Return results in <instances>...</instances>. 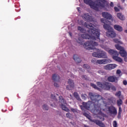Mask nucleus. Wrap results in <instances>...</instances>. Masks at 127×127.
Listing matches in <instances>:
<instances>
[{"mask_svg":"<svg viewBox=\"0 0 127 127\" xmlns=\"http://www.w3.org/2000/svg\"><path fill=\"white\" fill-rule=\"evenodd\" d=\"M102 15L103 17H104V18H106L107 19H109L112 20H114L112 18V16L110 13L108 12H103L102 13Z\"/></svg>","mask_w":127,"mask_h":127,"instance_id":"nucleus-13","label":"nucleus"},{"mask_svg":"<svg viewBox=\"0 0 127 127\" xmlns=\"http://www.w3.org/2000/svg\"><path fill=\"white\" fill-rule=\"evenodd\" d=\"M117 17L119 18L121 20H125L126 19V18L125 16H124V15L122 14L121 13H117Z\"/></svg>","mask_w":127,"mask_h":127,"instance_id":"nucleus-26","label":"nucleus"},{"mask_svg":"<svg viewBox=\"0 0 127 127\" xmlns=\"http://www.w3.org/2000/svg\"><path fill=\"white\" fill-rule=\"evenodd\" d=\"M97 61H98V60H96V59H93L91 60V62L92 63H94V64H98V63H97Z\"/></svg>","mask_w":127,"mask_h":127,"instance_id":"nucleus-40","label":"nucleus"},{"mask_svg":"<svg viewBox=\"0 0 127 127\" xmlns=\"http://www.w3.org/2000/svg\"><path fill=\"white\" fill-rule=\"evenodd\" d=\"M114 29L117 31H119V32H122L123 31V27L119 25H115L114 26Z\"/></svg>","mask_w":127,"mask_h":127,"instance_id":"nucleus-23","label":"nucleus"},{"mask_svg":"<svg viewBox=\"0 0 127 127\" xmlns=\"http://www.w3.org/2000/svg\"><path fill=\"white\" fill-rule=\"evenodd\" d=\"M84 3L90 5V7L95 10L99 11V8H104L107 10V7L109 6L108 2L106 0H95L93 1L92 0H84Z\"/></svg>","mask_w":127,"mask_h":127,"instance_id":"nucleus-2","label":"nucleus"},{"mask_svg":"<svg viewBox=\"0 0 127 127\" xmlns=\"http://www.w3.org/2000/svg\"><path fill=\"white\" fill-rule=\"evenodd\" d=\"M91 121L92 123H94L95 124H96V125H97V126H99V127H106V126L105 125V124L104 123L101 122V121H100L98 120H91Z\"/></svg>","mask_w":127,"mask_h":127,"instance_id":"nucleus-16","label":"nucleus"},{"mask_svg":"<svg viewBox=\"0 0 127 127\" xmlns=\"http://www.w3.org/2000/svg\"><path fill=\"white\" fill-rule=\"evenodd\" d=\"M113 125L114 127H118V123H117V121H114L113 123Z\"/></svg>","mask_w":127,"mask_h":127,"instance_id":"nucleus-37","label":"nucleus"},{"mask_svg":"<svg viewBox=\"0 0 127 127\" xmlns=\"http://www.w3.org/2000/svg\"><path fill=\"white\" fill-rule=\"evenodd\" d=\"M68 83L70 86V87L69 88V86H67L66 89L67 90H71V88H73V87H74V82H73V80L72 79H69L68 81Z\"/></svg>","mask_w":127,"mask_h":127,"instance_id":"nucleus-20","label":"nucleus"},{"mask_svg":"<svg viewBox=\"0 0 127 127\" xmlns=\"http://www.w3.org/2000/svg\"><path fill=\"white\" fill-rule=\"evenodd\" d=\"M113 59L115 60V61H117V62H119L120 63H122L123 62V59L122 58L117 56H113Z\"/></svg>","mask_w":127,"mask_h":127,"instance_id":"nucleus-24","label":"nucleus"},{"mask_svg":"<svg viewBox=\"0 0 127 127\" xmlns=\"http://www.w3.org/2000/svg\"><path fill=\"white\" fill-rule=\"evenodd\" d=\"M125 32H126V33H127V30H125Z\"/></svg>","mask_w":127,"mask_h":127,"instance_id":"nucleus-58","label":"nucleus"},{"mask_svg":"<svg viewBox=\"0 0 127 127\" xmlns=\"http://www.w3.org/2000/svg\"><path fill=\"white\" fill-rule=\"evenodd\" d=\"M122 114V107L121 106L119 108V113H118V116L121 118V115Z\"/></svg>","mask_w":127,"mask_h":127,"instance_id":"nucleus-33","label":"nucleus"},{"mask_svg":"<svg viewBox=\"0 0 127 127\" xmlns=\"http://www.w3.org/2000/svg\"><path fill=\"white\" fill-rule=\"evenodd\" d=\"M51 99H53V100H55V101H56V97L53 94H52L51 96Z\"/></svg>","mask_w":127,"mask_h":127,"instance_id":"nucleus-44","label":"nucleus"},{"mask_svg":"<svg viewBox=\"0 0 127 127\" xmlns=\"http://www.w3.org/2000/svg\"><path fill=\"white\" fill-rule=\"evenodd\" d=\"M109 111L110 114H112V115H117L118 113L117 109L114 106L110 107L109 108Z\"/></svg>","mask_w":127,"mask_h":127,"instance_id":"nucleus-17","label":"nucleus"},{"mask_svg":"<svg viewBox=\"0 0 127 127\" xmlns=\"http://www.w3.org/2000/svg\"><path fill=\"white\" fill-rule=\"evenodd\" d=\"M98 43L91 40L90 42L87 41L83 45V46L85 49L87 50H92L95 49V46H98Z\"/></svg>","mask_w":127,"mask_h":127,"instance_id":"nucleus-7","label":"nucleus"},{"mask_svg":"<svg viewBox=\"0 0 127 127\" xmlns=\"http://www.w3.org/2000/svg\"><path fill=\"white\" fill-rule=\"evenodd\" d=\"M124 60H125V61H126L127 62V59L125 58Z\"/></svg>","mask_w":127,"mask_h":127,"instance_id":"nucleus-56","label":"nucleus"},{"mask_svg":"<svg viewBox=\"0 0 127 127\" xmlns=\"http://www.w3.org/2000/svg\"><path fill=\"white\" fill-rule=\"evenodd\" d=\"M98 73L99 74H100V75H106V72H105V71L103 70H99L98 71Z\"/></svg>","mask_w":127,"mask_h":127,"instance_id":"nucleus-31","label":"nucleus"},{"mask_svg":"<svg viewBox=\"0 0 127 127\" xmlns=\"http://www.w3.org/2000/svg\"><path fill=\"white\" fill-rule=\"evenodd\" d=\"M101 22H103V23H104L103 25V27L105 29H106V30H108V31L113 29V28H112V27H111L110 25L105 23V19L104 18L101 19Z\"/></svg>","mask_w":127,"mask_h":127,"instance_id":"nucleus-15","label":"nucleus"},{"mask_svg":"<svg viewBox=\"0 0 127 127\" xmlns=\"http://www.w3.org/2000/svg\"><path fill=\"white\" fill-rule=\"evenodd\" d=\"M69 34L70 36H72V34L71 33H69Z\"/></svg>","mask_w":127,"mask_h":127,"instance_id":"nucleus-53","label":"nucleus"},{"mask_svg":"<svg viewBox=\"0 0 127 127\" xmlns=\"http://www.w3.org/2000/svg\"><path fill=\"white\" fill-rule=\"evenodd\" d=\"M73 60L76 63H80V62H81V60L80 59V58H79V56L77 55H74Z\"/></svg>","mask_w":127,"mask_h":127,"instance_id":"nucleus-25","label":"nucleus"},{"mask_svg":"<svg viewBox=\"0 0 127 127\" xmlns=\"http://www.w3.org/2000/svg\"><path fill=\"white\" fill-rule=\"evenodd\" d=\"M108 80L109 82H118V78L115 76H109L108 78Z\"/></svg>","mask_w":127,"mask_h":127,"instance_id":"nucleus-19","label":"nucleus"},{"mask_svg":"<svg viewBox=\"0 0 127 127\" xmlns=\"http://www.w3.org/2000/svg\"><path fill=\"white\" fill-rule=\"evenodd\" d=\"M113 41L114 42H115V43H121V42L118 39H114Z\"/></svg>","mask_w":127,"mask_h":127,"instance_id":"nucleus-38","label":"nucleus"},{"mask_svg":"<svg viewBox=\"0 0 127 127\" xmlns=\"http://www.w3.org/2000/svg\"><path fill=\"white\" fill-rule=\"evenodd\" d=\"M106 35L108 37H111V38H114V37H116V33L114 31V29H111L109 31H108L106 32Z\"/></svg>","mask_w":127,"mask_h":127,"instance_id":"nucleus-12","label":"nucleus"},{"mask_svg":"<svg viewBox=\"0 0 127 127\" xmlns=\"http://www.w3.org/2000/svg\"><path fill=\"white\" fill-rule=\"evenodd\" d=\"M114 9H115V11H116L117 12L120 11V8H119L117 7H115Z\"/></svg>","mask_w":127,"mask_h":127,"instance_id":"nucleus-45","label":"nucleus"},{"mask_svg":"<svg viewBox=\"0 0 127 127\" xmlns=\"http://www.w3.org/2000/svg\"><path fill=\"white\" fill-rule=\"evenodd\" d=\"M110 6H112V7H114V3L113 2H111L110 3Z\"/></svg>","mask_w":127,"mask_h":127,"instance_id":"nucleus-50","label":"nucleus"},{"mask_svg":"<svg viewBox=\"0 0 127 127\" xmlns=\"http://www.w3.org/2000/svg\"><path fill=\"white\" fill-rule=\"evenodd\" d=\"M83 68H85V69H89V68H90V66H89V65L85 64L83 65Z\"/></svg>","mask_w":127,"mask_h":127,"instance_id":"nucleus-39","label":"nucleus"},{"mask_svg":"<svg viewBox=\"0 0 127 127\" xmlns=\"http://www.w3.org/2000/svg\"><path fill=\"white\" fill-rule=\"evenodd\" d=\"M84 127H88V126H86V125H84Z\"/></svg>","mask_w":127,"mask_h":127,"instance_id":"nucleus-59","label":"nucleus"},{"mask_svg":"<svg viewBox=\"0 0 127 127\" xmlns=\"http://www.w3.org/2000/svg\"><path fill=\"white\" fill-rule=\"evenodd\" d=\"M111 83L109 82H104V85L103 86V89L104 90H109L110 89H111Z\"/></svg>","mask_w":127,"mask_h":127,"instance_id":"nucleus-21","label":"nucleus"},{"mask_svg":"<svg viewBox=\"0 0 127 127\" xmlns=\"http://www.w3.org/2000/svg\"><path fill=\"white\" fill-rule=\"evenodd\" d=\"M78 23L79 25H84L88 29L87 30L89 33H90V31L93 33V34H91L93 39H95L96 38H99L100 36V30L96 28V25H94L91 23L88 24V22H84V21L81 20H79Z\"/></svg>","mask_w":127,"mask_h":127,"instance_id":"nucleus-3","label":"nucleus"},{"mask_svg":"<svg viewBox=\"0 0 127 127\" xmlns=\"http://www.w3.org/2000/svg\"><path fill=\"white\" fill-rule=\"evenodd\" d=\"M79 71H82V68H79Z\"/></svg>","mask_w":127,"mask_h":127,"instance_id":"nucleus-57","label":"nucleus"},{"mask_svg":"<svg viewBox=\"0 0 127 127\" xmlns=\"http://www.w3.org/2000/svg\"><path fill=\"white\" fill-rule=\"evenodd\" d=\"M117 105L119 107H121L123 105V101L121 99L117 100Z\"/></svg>","mask_w":127,"mask_h":127,"instance_id":"nucleus-28","label":"nucleus"},{"mask_svg":"<svg viewBox=\"0 0 127 127\" xmlns=\"http://www.w3.org/2000/svg\"><path fill=\"white\" fill-rule=\"evenodd\" d=\"M121 95H122V92L121 91H118L116 92V93L115 94V96H116V97H121Z\"/></svg>","mask_w":127,"mask_h":127,"instance_id":"nucleus-34","label":"nucleus"},{"mask_svg":"<svg viewBox=\"0 0 127 127\" xmlns=\"http://www.w3.org/2000/svg\"><path fill=\"white\" fill-rule=\"evenodd\" d=\"M83 19L86 20L87 22V24H90V23H93L95 22V20L94 18L89 14V13H84L81 15Z\"/></svg>","mask_w":127,"mask_h":127,"instance_id":"nucleus-9","label":"nucleus"},{"mask_svg":"<svg viewBox=\"0 0 127 127\" xmlns=\"http://www.w3.org/2000/svg\"><path fill=\"white\" fill-rule=\"evenodd\" d=\"M91 86L94 89H96V90H99V87H97V85L94 84V83H91Z\"/></svg>","mask_w":127,"mask_h":127,"instance_id":"nucleus-32","label":"nucleus"},{"mask_svg":"<svg viewBox=\"0 0 127 127\" xmlns=\"http://www.w3.org/2000/svg\"><path fill=\"white\" fill-rule=\"evenodd\" d=\"M52 79L54 82H60V76L58 74H54Z\"/></svg>","mask_w":127,"mask_h":127,"instance_id":"nucleus-18","label":"nucleus"},{"mask_svg":"<svg viewBox=\"0 0 127 127\" xmlns=\"http://www.w3.org/2000/svg\"><path fill=\"white\" fill-rule=\"evenodd\" d=\"M96 62L98 64H108V63H111L112 60L110 59H101V60H98Z\"/></svg>","mask_w":127,"mask_h":127,"instance_id":"nucleus-11","label":"nucleus"},{"mask_svg":"<svg viewBox=\"0 0 127 127\" xmlns=\"http://www.w3.org/2000/svg\"><path fill=\"white\" fill-rule=\"evenodd\" d=\"M59 104L60 105L62 110L63 111H65V112H69V109L66 106H67V104L66 103V101L64 100L63 97L62 96H59Z\"/></svg>","mask_w":127,"mask_h":127,"instance_id":"nucleus-8","label":"nucleus"},{"mask_svg":"<svg viewBox=\"0 0 127 127\" xmlns=\"http://www.w3.org/2000/svg\"><path fill=\"white\" fill-rule=\"evenodd\" d=\"M86 117H89V115H86Z\"/></svg>","mask_w":127,"mask_h":127,"instance_id":"nucleus-61","label":"nucleus"},{"mask_svg":"<svg viewBox=\"0 0 127 127\" xmlns=\"http://www.w3.org/2000/svg\"><path fill=\"white\" fill-rule=\"evenodd\" d=\"M73 95H74V96L75 97V98H76V97L79 96V95L78 94V93L77 92H74Z\"/></svg>","mask_w":127,"mask_h":127,"instance_id":"nucleus-47","label":"nucleus"},{"mask_svg":"<svg viewBox=\"0 0 127 127\" xmlns=\"http://www.w3.org/2000/svg\"><path fill=\"white\" fill-rule=\"evenodd\" d=\"M51 106H52V107L54 106L53 105H52V104H51Z\"/></svg>","mask_w":127,"mask_h":127,"instance_id":"nucleus-60","label":"nucleus"},{"mask_svg":"<svg viewBox=\"0 0 127 127\" xmlns=\"http://www.w3.org/2000/svg\"><path fill=\"white\" fill-rule=\"evenodd\" d=\"M72 78H75L76 76H74L73 74L71 75Z\"/></svg>","mask_w":127,"mask_h":127,"instance_id":"nucleus-51","label":"nucleus"},{"mask_svg":"<svg viewBox=\"0 0 127 127\" xmlns=\"http://www.w3.org/2000/svg\"><path fill=\"white\" fill-rule=\"evenodd\" d=\"M78 30H79L80 32H82V34H81V37L83 38V39H91V40H97L99 38H95V39H92V34L93 33L90 31V33L88 32V28H86L85 30L83 27L81 26H78Z\"/></svg>","mask_w":127,"mask_h":127,"instance_id":"nucleus-5","label":"nucleus"},{"mask_svg":"<svg viewBox=\"0 0 127 127\" xmlns=\"http://www.w3.org/2000/svg\"><path fill=\"white\" fill-rule=\"evenodd\" d=\"M66 117L68 118V119H71L72 118V114L70 113H67L66 114Z\"/></svg>","mask_w":127,"mask_h":127,"instance_id":"nucleus-36","label":"nucleus"},{"mask_svg":"<svg viewBox=\"0 0 127 127\" xmlns=\"http://www.w3.org/2000/svg\"><path fill=\"white\" fill-rule=\"evenodd\" d=\"M116 67L117 64H109L105 65L104 69H105V70H112V69H115Z\"/></svg>","mask_w":127,"mask_h":127,"instance_id":"nucleus-14","label":"nucleus"},{"mask_svg":"<svg viewBox=\"0 0 127 127\" xmlns=\"http://www.w3.org/2000/svg\"><path fill=\"white\" fill-rule=\"evenodd\" d=\"M105 84V82H97V85L99 88H101V89H104V85Z\"/></svg>","mask_w":127,"mask_h":127,"instance_id":"nucleus-27","label":"nucleus"},{"mask_svg":"<svg viewBox=\"0 0 127 127\" xmlns=\"http://www.w3.org/2000/svg\"><path fill=\"white\" fill-rule=\"evenodd\" d=\"M77 9L78 10V11H79L80 7H77Z\"/></svg>","mask_w":127,"mask_h":127,"instance_id":"nucleus-52","label":"nucleus"},{"mask_svg":"<svg viewBox=\"0 0 127 127\" xmlns=\"http://www.w3.org/2000/svg\"><path fill=\"white\" fill-rule=\"evenodd\" d=\"M81 110H82V111H83V108H81Z\"/></svg>","mask_w":127,"mask_h":127,"instance_id":"nucleus-62","label":"nucleus"},{"mask_svg":"<svg viewBox=\"0 0 127 127\" xmlns=\"http://www.w3.org/2000/svg\"><path fill=\"white\" fill-rule=\"evenodd\" d=\"M123 84H124V85H127V80L123 81Z\"/></svg>","mask_w":127,"mask_h":127,"instance_id":"nucleus-49","label":"nucleus"},{"mask_svg":"<svg viewBox=\"0 0 127 127\" xmlns=\"http://www.w3.org/2000/svg\"><path fill=\"white\" fill-rule=\"evenodd\" d=\"M110 89L113 90V91H117V89L116 88V87L112 85V84H111V88Z\"/></svg>","mask_w":127,"mask_h":127,"instance_id":"nucleus-42","label":"nucleus"},{"mask_svg":"<svg viewBox=\"0 0 127 127\" xmlns=\"http://www.w3.org/2000/svg\"><path fill=\"white\" fill-rule=\"evenodd\" d=\"M75 98L78 100V101H81V99H80V96H79V95L76 96Z\"/></svg>","mask_w":127,"mask_h":127,"instance_id":"nucleus-48","label":"nucleus"},{"mask_svg":"<svg viewBox=\"0 0 127 127\" xmlns=\"http://www.w3.org/2000/svg\"><path fill=\"white\" fill-rule=\"evenodd\" d=\"M82 79L83 80H87V76L86 75H82L81 76Z\"/></svg>","mask_w":127,"mask_h":127,"instance_id":"nucleus-46","label":"nucleus"},{"mask_svg":"<svg viewBox=\"0 0 127 127\" xmlns=\"http://www.w3.org/2000/svg\"><path fill=\"white\" fill-rule=\"evenodd\" d=\"M43 110H45V111H48V109H49V108L48 107V106H47V105L44 104L43 105Z\"/></svg>","mask_w":127,"mask_h":127,"instance_id":"nucleus-29","label":"nucleus"},{"mask_svg":"<svg viewBox=\"0 0 127 127\" xmlns=\"http://www.w3.org/2000/svg\"><path fill=\"white\" fill-rule=\"evenodd\" d=\"M59 82H54V86L58 87H59V84H58Z\"/></svg>","mask_w":127,"mask_h":127,"instance_id":"nucleus-41","label":"nucleus"},{"mask_svg":"<svg viewBox=\"0 0 127 127\" xmlns=\"http://www.w3.org/2000/svg\"><path fill=\"white\" fill-rule=\"evenodd\" d=\"M89 97L90 100L92 101V103H94V115H96L98 118H99L100 120L104 121V114L102 112L105 111L104 109V106L101 105V104L99 103V101L102 100L103 97L101 95H99L96 93H89Z\"/></svg>","mask_w":127,"mask_h":127,"instance_id":"nucleus-1","label":"nucleus"},{"mask_svg":"<svg viewBox=\"0 0 127 127\" xmlns=\"http://www.w3.org/2000/svg\"><path fill=\"white\" fill-rule=\"evenodd\" d=\"M116 74L117 75H119V76L120 77H121V76H122V71L120 70V69H118L116 71Z\"/></svg>","mask_w":127,"mask_h":127,"instance_id":"nucleus-30","label":"nucleus"},{"mask_svg":"<svg viewBox=\"0 0 127 127\" xmlns=\"http://www.w3.org/2000/svg\"><path fill=\"white\" fill-rule=\"evenodd\" d=\"M115 47L117 50L120 51V54L122 57H127V52L125 51V49L124 48L119 45H116Z\"/></svg>","mask_w":127,"mask_h":127,"instance_id":"nucleus-10","label":"nucleus"},{"mask_svg":"<svg viewBox=\"0 0 127 127\" xmlns=\"http://www.w3.org/2000/svg\"><path fill=\"white\" fill-rule=\"evenodd\" d=\"M90 103H91V102H88V103L83 102V108L86 109V110H90V109H91V105H90Z\"/></svg>","mask_w":127,"mask_h":127,"instance_id":"nucleus-22","label":"nucleus"},{"mask_svg":"<svg viewBox=\"0 0 127 127\" xmlns=\"http://www.w3.org/2000/svg\"><path fill=\"white\" fill-rule=\"evenodd\" d=\"M121 1H122V2H125V0H121Z\"/></svg>","mask_w":127,"mask_h":127,"instance_id":"nucleus-55","label":"nucleus"},{"mask_svg":"<svg viewBox=\"0 0 127 127\" xmlns=\"http://www.w3.org/2000/svg\"><path fill=\"white\" fill-rule=\"evenodd\" d=\"M97 41H99V45L102 49H104L105 50V51H107L110 55H119V53H118V52L116 50L110 49L109 46L104 45V42H105V39H100V37H98V38L96 40Z\"/></svg>","mask_w":127,"mask_h":127,"instance_id":"nucleus-4","label":"nucleus"},{"mask_svg":"<svg viewBox=\"0 0 127 127\" xmlns=\"http://www.w3.org/2000/svg\"><path fill=\"white\" fill-rule=\"evenodd\" d=\"M70 110H71V112H72L74 114L77 113V109H76L71 108Z\"/></svg>","mask_w":127,"mask_h":127,"instance_id":"nucleus-43","label":"nucleus"},{"mask_svg":"<svg viewBox=\"0 0 127 127\" xmlns=\"http://www.w3.org/2000/svg\"><path fill=\"white\" fill-rule=\"evenodd\" d=\"M70 97H71V95H70Z\"/></svg>","mask_w":127,"mask_h":127,"instance_id":"nucleus-63","label":"nucleus"},{"mask_svg":"<svg viewBox=\"0 0 127 127\" xmlns=\"http://www.w3.org/2000/svg\"><path fill=\"white\" fill-rule=\"evenodd\" d=\"M126 25L127 26V23L126 24Z\"/></svg>","mask_w":127,"mask_h":127,"instance_id":"nucleus-64","label":"nucleus"},{"mask_svg":"<svg viewBox=\"0 0 127 127\" xmlns=\"http://www.w3.org/2000/svg\"><path fill=\"white\" fill-rule=\"evenodd\" d=\"M81 98L83 100H86L87 99V95L86 94H81Z\"/></svg>","mask_w":127,"mask_h":127,"instance_id":"nucleus-35","label":"nucleus"},{"mask_svg":"<svg viewBox=\"0 0 127 127\" xmlns=\"http://www.w3.org/2000/svg\"><path fill=\"white\" fill-rule=\"evenodd\" d=\"M97 52H94L92 54V56H93V57H96L97 58L100 59L108 58V55H107L106 52L100 49H97Z\"/></svg>","mask_w":127,"mask_h":127,"instance_id":"nucleus-6","label":"nucleus"},{"mask_svg":"<svg viewBox=\"0 0 127 127\" xmlns=\"http://www.w3.org/2000/svg\"><path fill=\"white\" fill-rule=\"evenodd\" d=\"M78 43H80V44H83V43L82 42H78Z\"/></svg>","mask_w":127,"mask_h":127,"instance_id":"nucleus-54","label":"nucleus"}]
</instances>
